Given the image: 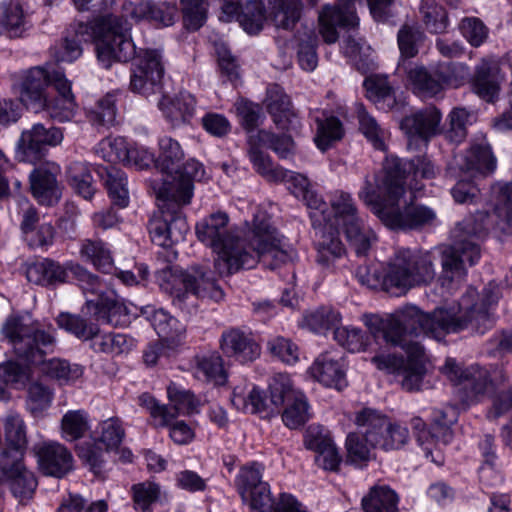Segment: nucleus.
Returning <instances> with one entry per match:
<instances>
[{"label":"nucleus","mask_w":512,"mask_h":512,"mask_svg":"<svg viewBox=\"0 0 512 512\" xmlns=\"http://www.w3.org/2000/svg\"><path fill=\"white\" fill-rule=\"evenodd\" d=\"M499 298V286L490 282L481 293L469 287L455 305L437 307L431 313H425L415 305L394 311L383 322L384 338L393 345L401 346L407 359L376 355L372 362L378 369L394 374L404 390H419L427 372V358L424 348L410 338L423 333L440 341L448 333L464 329L482 334L492 326L490 310Z\"/></svg>","instance_id":"1"},{"label":"nucleus","mask_w":512,"mask_h":512,"mask_svg":"<svg viewBox=\"0 0 512 512\" xmlns=\"http://www.w3.org/2000/svg\"><path fill=\"white\" fill-rule=\"evenodd\" d=\"M200 242L216 254L214 270L219 276H230L241 269L253 268L258 262L271 270L292 262L296 252L273 228L264 215H256L249 236L245 240L229 227V216L215 212L201 219L195 227Z\"/></svg>","instance_id":"2"},{"label":"nucleus","mask_w":512,"mask_h":512,"mask_svg":"<svg viewBox=\"0 0 512 512\" xmlns=\"http://www.w3.org/2000/svg\"><path fill=\"white\" fill-rule=\"evenodd\" d=\"M452 236V245L439 250L401 249L388 264L389 290H398V294L407 293L410 289L431 284L436 278V264L440 259L441 273L437 278L443 294H451L458 289L466 277L464 262L475 264L480 258L477 243L467 239L460 227H456Z\"/></svg>","instance_id":"3"},{"label":"nucleus","mask_w":512,"mask_h":512,"mask_svg":"<svg viewBox=\"0 0 512 512\" xmlns=\"http://www.w3.org/2000/svg\"><path fill=\"white\" fill-rule=\"evenodd\" d=\"M400 161L387 158L377 175L366 177L359 198L392 229H416L432 224L436 213L426 206H407L404 173Z\"/></svg>","instance_id":"4"},{"label":"nucleus","mask_w":512,"mask_h":512,"mask_svg":"<svg viewBox=\"0 0 512 512\" xmlns=\"http://www.w3.org/2000/svg\"><path fill=\"white\" fill-rule=\"evenodd\" d=\"M2 334L19 358L40 365L41 372L59 384L70 385L82 378L84 369L79 364L57 358L44 360L56 344L55 328L51 324L34 320L29 313L11 315L2 326Z\"/></svg>","instance_id":"5"},{"label":"nucleus","mask_w":512,"mask_h":512,"mask_svg":"<svg viewBox=\"0 0 512 512\" xmlns=\"http://www.w3.org/2000/svg\"><path fill=\"white\" fill-rule=\"evenodd\" d=\"M194 185L183 174L167 171L162 184L156 189L159 214L149 223L152 241L169 247L184 240L189 226L182 208L190 204Z\"/></svg>","instance_id":"6"},{"label":"nucleus","mask_w":512,"mask_h":512,"mask_svg":"<svg viewBox=\"0 0 512 512\" xmlns=\"http://www.w3.org/2000/svg\"><path fill=\"white\" fill-rule=\"evenodd\" d=\"M130 30L123 16L106 14L90 23H78L75 36L82 41H93L98 62L104 68H110L114 62H126L134 56L135 45Z\"/></svg>","instance_id":"7"},{"label":"nucleus","mask_w":512,"mask_h":512,"mask_svg":"<svg viewBox=\"0 0 512 512\" xmlns=\"http://www.w3.org/2000/svg\"><path fill=\"white\" fill-rule=\"evenodd\" d=\"M161 288L173 298V303L183 308L190 303V298H208L220 301L224 292L220 285L207 276V272L200 266L188 270H170L164 272Z\"/></svg>","instance_id":"8"},{"label":"nucleus","mask_w":512,"mask_h":512,"mask_svg":"<svg viewBox=\"0 0 512 512\" xmlns=\"http://www.w3.org/2000/svg\"><path fill=\"white\" fill-rule=\"evenodd\" d=\"M367 2L373 17L382 20L385 9L392 0H367ZM358 22L355 0H337L335 4L324 5L318 14L319 33L328 44L338 40L339 29L354 28Z\"/></svg>","instance_id":"9"},{"label":"nucleus","mask_w":512,"mask_h":512,"mask_svg":"<svg viewBox=\"0 0 512 512\" xmlns=\"http://www.w3.org/2000/svg\"><path fill=\"white\" fill-rule=\"evenodd\" d=\"M491 201L495 219H491V216L481 211L458 225L467 239L471 236L481 235L492 225L504 234L512 233V183L494 185Z\"/></svg>","instance_id":"10"},{"label":"nucleus","mask_w":512,"mask_h":512,"mask_svg":"<svg viewBox=\"0 0 512 512\" xmlns=\"http://www.w3.org/2000/svg\"><path fill=\"white\" fill-rule=\"evenodd\" d=\"M287 389H289V376L277 374L269 384V398L259 388L244 384L234 388L231 402L240 411L260 413L268 417L278 412L283 406V393L288 391Z\"/></svg>","instance_id":"11"},{"label":"nucleus","mask_w":512,"mask_h":512,"mask_svg":"<svg viewBox=\"0 0 512 512\" xmlns=\"http://www.w3.org/2000/svg\"><path fill=\"white\" fill-rule=\"evenodd\" d=\"M169 404H160L154 397L144 393L139 397V403L153 419L155 426H168L178 416H190L199 413L200 399L190 390L181 385L171 383L167 387Z\"/></svg>","instance_id":"12"},{"label":"nucleus","mask_w":512,"mask_h":512,"mask_svg":"<svg viewBox=\"0 0 512 512\" xmlns=\"http://www.w3.org/2000/svg\"><path fill=\"white\" fill-rule=\"evenodd\" d=\"M355 424L366 427V440L385 451L400 449L409 440L407 427L391 421L385 414L372 408L358 411Z\"/></svg>","instance_id":"13"},{"label":"nucleus","mask_w":512,"mask_h":512,"mask_svg":"<svg viewBox=\"0 0 512 512\" xmlns=\"http://www.w3.org/2000/svg\"><path fill=\"white\" fill-rule=\"evenodd\" d=\"M442 371L456 386V392L465 404L480 401L494 389L489 371L478 365L463 368L449 358Z\"/></svg>","instance_id":"14"},{"label":"nucleus","mask_w":512,"mask_h":512,"mask_svg":"<svg viewBox=\"0 0 512 512\" xmlns=\"http://www.w3.org/2000/svg\"><path fill=\"white\" fill-rule=\"evenodd\" d=\"M164 65L157 49L141 50L137 55L131 75L130 88L146 97L162 92Z\"/></svg>","instance_id":"15"},{"label":"nucleus","mask_w":512,"mask_h":512,"mask_svg":"<svg viewBox=\"0 0 512 512\" xmlns=\"http://www.w3.org/2000/svg\"><path fill=\"white\" fill-rule=\"evenodd\" d=\"M441 112L435 106H428L405 116L400 128L408 138V145L424 144L441 131Z\"/></svg>","instance_id":"16"},{"label":"nucleus","mask_w":512,"mask_h":512,"mask_svg":"<svg viewBox=\"0 0 512 512\" xmlns=\"http://www.w3.org/2000/svg\"><path fill=\"white\" fill-rule=\"evenodd\" d=\"M0 469L12 494L23 502L32 498L37 487L34 474L21 459H12L9 452H1Z\"/></svg>","instance_id":"17"},{"label":"nucleus","mask_w":512,"mask_h":512,"mask_svg":"<svg viewBox=\"0 0 512 512\" xmlns=\"http://www.w3.org/2000/svg\"><path fill=\"white\" fill-rule=\"evenodd\" d=\"M39 468L49 476L61 478L73 469V456L58 442H42L33 447Z\"/></svg>","instance_id":"18"},{"label":"nucleus","mask_w":512,"mask_h":512,"mask_svg":"<svg viewBox=\"0 0 512 512\" xmlns=\"http://www.w3.org/2000/svg\"><path fill=\"white\" fill-rule=\"evenodd\" d=\"M51 73L41 67H33L22 73L20 78V99L34 111L47 106L46 89L50 84Z\"/></svg>","instance_id":"19"},{"label":"nucleus","mask_w":512,"mask_h":512,"mask_svg":"<svg viewBox=\"0 0 512 512\" xmlns=\"http://www.w3.org/2000/svg\"><path fill=\"white\" fill-rule=\"evenodd\" d=\"M220 348L226 357L240 363L252 362L261 354L260 345L253 335L237 328H231L223 332Z\"/></svg>","instance_id":"20"},{"label":"nucleus","mask_w":512,"mask_h":512,"mask_svg":"<svg viewBox=\"0 0 512 512\" xmlns=\"http://www.w3.org/2000/svg\"><path fill=\"white\" fill-rule=\"evenodd\" d=\"M310 375L327 387L341 390L347 386L346 366L342 356L334 352L320 354L309 368Z\"/></svg>","instance_id":"21"},{"label":"nucleus","mask_w":512,"mask_h":512,"mask_svg":"<svg viewBox=\"0 0 512 512\" xmlns=\"http://www.w3.org/2000/svg\"><path fill=\"white\" fill-rule=\"evenodd\" d=\"M20 229L31 248H47L53 244L55 229L34 207L23 211Z\"/></svg>","instance_id":"22"},{"label":"nucleus","mask_w":512,"mask_h":512,"mask_svg":"<svg viewBox=\"0 0 512 512\" xmlns=\"http://www.w3.org/2000/svg\"><path fill=\"white\" fill-rule=\"evenodd\" d=\"M407 79L413 92L421 98L437 96L450 82L443 71H428L423 66L410 68L407 72Z\"/></svg>","instance_id":"23"},{"label":"nucleus","mask_w":512,"mask_h":512,"mask_svg":"<svg viewBox=\"0 0 512 512\" xmlns=\"http://www.w3.org/2000/svg\"><path fill=\"white\" fill-rule=\"evenodd\" d=\"M503 76L495 60L483 59L475 69L473 89L482 99L490 102L498 97Z\"/></svg>","instance_id":"24"},{"label":"nucleus","mask_w":512,"mask_h":512,"mask_svg":"<svg viewBox=\"0 0 512 512\" xmlns=\"http://www.w3.org/2000/svg\"><path fill=\"white\" fill-rule=\"evenodd\" d=\"M154 330L169 347L180 345L185 339L186 327L163 309L147 307L144 311Z\"/></svg>","instance_id":"25"},{"label":"nucleus","mask_w":512,"mask_h":512,"mask_svg":"<svg viewBox=\"0 0 512 512\" xmlns=\"http://www.w3.org/2000/svg\"><path fill=\"white\" fill-rule=\"evenodd\" d=\"M57 167H39L30 174V189L40 204L53 205L61 197V190L56 180Z\"/></svg>","instance_id":"26"},{"label":"nucleus","mask_w":512,"mask_h":512,"mask_svg":"<svg viewBox=\"0 0 512 512\" xmlns=\"http://www.w3.org/2000/svg\"><path fill=\"white\" fill-rule=\"evenodd\" d=\"M265 105L274 124L281 130L288 131L297 122L289 96L278 85H272L267 90Z\"/></svg>","instance_id":"27"},{"label":"nucleus","mask_w":512,"mask_h":512,"mask_svg":"<svg viewBox=\"0 0 512 512\" xmlns=\"http://www.w3.org/2000/svg\"><path fill=\"white\" fill-rule=\"evenodd\" d=\"M496 163L497 161L490 145L482 138L478 142L471 144L466 153L461 156L458 165L461 170L473 175L476 173L486 175L496 169Z\"/></svg>","instance_id":"28"},{"label":"nucleus","mask_w":512,"mask_h":512,"mask_svg":"<svg viewBox=\"0 0 512 512\" xmlns=\"http://www.w3.org/2000/svg\"><path fill=\"white\" fill-rule=\"evenodd\" d=\"M158 107L172 126L188 123L195 113L196 100L188 92H181L174 97L163 95Z\"/></svg>","instance_id":"29"},{"label":"nucleus","mask_w":512,"mask_h":512,"mask_svg":"<svg viewBox=\"0 0 512 512\" xmlns=\"http://www.w3.org/2000/svg\"><path fill=\"white\" fill-rule=\"evenodd\" d=\"M87 308L94 310L98 320L105 321L113 326L128 323L129 308L117 296L99 295L97 299H88Z\"/></svg>","instance_id":"30"},{"label":"nucleus","mask_w":512,"mask_h":512,"mask_svg":"<svg viewBox=\"0 0 512 512\" xmlns=\"http://www.w3.org/2000/svg\"><path fill=\"white\" fill-rule=\"evenodd\" d=\"M68 272V263L61 265L51 259H43L27 266L26 277L29 282L37 285H53L65 282Z\"/></svg>","instance_id":"31"},{"label":"nucleus","mask_w":512,"mask_h":512,"mask_svg":"<svg viewBox=\"0 0 512 512\" xmlns=\"http://www.w3.org/2000/svg\"><path fill=\"white\" fill-rule=\"evenodd\" d=\"M287 390L283 393V405H286V407L282 413V420L290 429H296L308 421L310 417L309 406L304 394L293 388L290 378L289 389Z\"/></svg>","instance_id":"32"},{"label":"nucleus","mask_w":512,"mask_h":512,"mask_svg":"<svg viewBox=\"0 0 512 512\" xmlns=\"http://www.w3.org/2000/svg\"><path fill=\"white\" fill-rule=\"evenodd\" d=\"M5 441L12 459L23 460V453L27 447L26 425L23 418L16 413L9 414L4 420Z\"/></svg>","instance_id":"33"},{"label":"nucleus","mask_w":512,"mask_h":512,"mask_svg":"<svg viewBox=\"0 0 512 512\" xmlns=\"http://www.w3.org/2000/svg\"><path fill=\"white\" fill-rule=\"evenodd\" d=\"M0 25L10 38L22 37L28 30L29 22L19 2L0 3Z\"/></svg>","instance_id":"34"},{"label":"nucleus","mask_w":512,"mask_h":512,"mask_svg":"<svg viewBox=\"0 0 512 512\" xmlns=\"http://www.w3.org/2000/svg\"><path fill=\"white\" fill-rule=\"evenodd\" d=\"M332 228L323 226L321 228V239L316 245L317 262L325 268L333 266L338 260L342 259L346 250L337 235L331 232Z\"/></svg>","instance_id":"35"},{"label":"nucleus","mask_w":512,"mask_h":512,"mask_svg":"<svg viewBox=\"0 0 512 512\" xmlns=\"http://www.w3.org/2000/svg\"><path fill=\"white\" fill-rule=\"evenodd\" d=\"M331 207L334 213L333 219L327 217L326 223L323 226L343 228L347 226V223L360 219L353 198L347 192H334L331 198Z\"/></svg>","instance_id":"36"},{"label":"nucleus","mask_w":512,"mask_h":512,"mask_svg":"<svg viewBox=\"0 0 512 512\" xmlns=\"http://www.w3.org/2000/svg\"><path fill=\"white\" fill-rule=\"evenodd\" d=\"M79 255L85 262L98 270L109 273L113 270L111 252L104 242L98 239H84L80 244Z\"/></svg>","instance_id":"37"},{"label":"nucleus","mask_w":512,"mask_h":512,"mask_svg":"<svg viewBox=\"0 0 512 512\" xmlns=\"http://www.w3.org/2000/svg\"><path fill=\"white\" fill-rule=\"evenodd\" d=\"M194 375L202 381L223 385L227 381L223 359L217 353H210L195 359Z\"/></svg>","instance_id":"38"},{"label":"nucleus","mask_w":512,"mask_h":512,"mask_svg":"<svg viewBox=\"0 0 512 512\" xmlns=\"http://www.w3.org/2000/svg\"><path fill=\"white\" fill-rule=\"evenodd\" d=\"M342 230L351 247L359 256L366 255L377 240L374 231L361 218L347 223V226L343 227Z\"/></svg>","instance_id":"39"},{"label":"nucleus","mask_w":512,"mask_h":512,"mask_svg":"<svg viewBox=\"0 0 512 512\" xmlns=\"http://www.w3.org/2000/svg\"><path fill=\"white\" fill-rule=\"evenodd\" d=\"M270 16L277 28L292 29L300 20L302 6L299 0H271Z\"/></svg>","instance_id":"40"},{"label":"nucleus","mask_w":512,"mask_h":512,"mask_svg":"<svg viewBox=\"0 0 512 512\" xmlns=\"http://www.w3.org/2000/svg\"><path fill=\"white\" fill-rule=\"evenodd\" d=\"M316 133L314 142L321 151H326L335 142L341 140L344 136V128L341 121L334 116L317 117Z\"/></svg>","instance_id":"41"},{"label":"nucleus","mask_w":512,"mask_h":512,"mask_svg":"<svg viewBox=\"0 0 512 512\" xmlns=\"http://www.w3.org/2000/svg\"><path fill=\"white\" fill-rule=\"evenodd\" d=\"M54 399V391L39 381L31 382L27 387L26 409L33 417H43L51 407Z\"/></svg>","instance_id":"42"},{"label":"nucleus","mask_w":512,"mask_h":512,"mask_svg":"<svg viewBox=\"0 0 512 512\" xmlns=\"http://www.w3.org/2000/svg\"><path fill=\"white\" fill-rule=\"evenodd\" d=\"M176 9L167 3L155 4L140 2L132 8L131 16L136 19H149L164 26L173 24Z\"/></svg>","instance_id":"43"},{"label":"nucleus","mask_w":512,"mask_h":512,"mask_svg":"<svg viewBox=\"0 0 512 512\" xmlns=\"http://www.w3.org/2000/svg\"><path fill=\"white\" fill-rule=\"evenodd\" d=\"M398 497L386 486L373 487L362 499L365 512H397Z\"/></svg>","instance_id":"44"},{"label":"nucleus","mask_w":512,"mask_h":512,"mask_svg":"<svg viewBox=\"0 0 512 512\" xmlns=\"http://www.w3.org/2000/svg\"><path fill=\"white\" fill-rule=\"evenodd\" d=\"M133 346V340L124 334H99L97 331L92 338L91 347L95 352L119 355L128 352Z\"/></svg>","instance_id":"45"},{"label":"nucleus","mask_w":512,"mask_h":512,"mask_svg":"<svg viewBox=\"0 0 512 512\" xmlns=\"http://www.w3.org/2000/svg\"><path fill=\"white\" fill-rule=\"evenodd\" d=\"M96 440L105 447V451H116L125 437V429L117 417L108 418L99 423Z\"/></svg>","instance_id":"46"},{"label":"nucleus","mask_w":512,"mask_h":512,"mask_svg":"<svg viewBox=\"0 0 512 512\" xmlns=\"http://www.w3.org/2000/svg\"><path fill=\"white\" fill-rule=\"evenodd\" d=\"M249 143L268 147L281 158H287L294 150V142L290 136L286 134L276 136L267 130H259L256 134L250 135Z\"/></svg>","instance_id":"47"},{"label":"nucleus","mask_w":512,"mask_h":512,"mask_svg":"<svg viewBox=\"0 0 512 512\" xmlns=\"http://www.w3.org/2000/svg\"><path fill=\"white\" fill-rule=\"evenodd\" d=\"M89 429V415L85 410H69L61 419L62 437L68 441L82 438Z\"/></svg>","instance_id":"48"},{"label":"nucleus","mask_w":512,"mask_h":512,"mask_svg":"<svg viewBox=\"0 0 512 512\" xmlns=\"http://www.w3.org/2000/svg\"><path fill=\"white\" fill-rule=\"evenodd\" d=\"M44 147L34 127L24 130L17 142V157L24 162L34 163L44 155Z\"/></svg>","instance_id":"49"},{"label":"nucleus","mask_w":512,"mask_h":512,"mask_svg":"<svg viewBox=\"0 0 512 512\" xmlns=\"http://www.w3.org/2000/svg\"><path fill=\"white\" fill-rule=\"evenodd\" d=\"M339 312L322 307L305 315L304 325L316 333H325L329 329H336L341 322Z\"/></svg>","instance_id":"50"},{"label":"nucleus","mask_w":512,"mask_h":512,"mask_svg":"<svg viewBox=\"0 0 512 512\" xmlns=\"http://www.w3.org/2000/svg\"><path fill=\"white\" fill-rule=\"evenodd\" d=\"M377 448L372 446L366 440V430L363 435L350 433L346 439L347 459L355 465H362L369 462L373 455V449Z\"/></svg>","instance_id":"51"},{"label":"nucleus","mask_w":512,"mask_h":512,"mask_svg":"<svg viewBox=\"0 0 512 512\" xmlns=\"http://www.w3.org/2000/svg\"><path fill=\"white\" fill-rule=\"evenodd\" d=\"M266 20L264 6L259 1H248L241 5L238 22L249 34H255L262 30Z\"/></svg>","instance_id":"52"},{"label":"nucleus","mask_w":512,"mask_h":512,"mask_svg":"<svg viewBox=\"0 0 512 512\" xmlns=\"http://www.w3.org/2000/svg\"><path fill=\"white\" fill-rule=\"evenodd\" d=\"M249 158L255 170L268 181L279 182L285 179V169L274 166L270 158L259 150L261 145H252L249 143Z\"/></svg>","instance_id":"53"},{"label":"nucleus","mask_w":512,"mask_h":512,"mask_svg":"<svg viewBox=\"0 0 512 512\" xmlns=\"http://www.w3.org/2000/svg\"><path fill=\"white\" fill-rule=\"evenodd\" d=\"M473 115L464 108H454L448 115L445 138L452 143H460L467 136V126L472 123Z\"/></svg>","instance_id":"54"},{"label":"nucleus","mask_w":512,"mask_h":512,"mask_svg":"<svg viewBox=\"0 0 512 512\" xmlns=\"http://www.w3.org/2000/svg\"><path fill=\"white\" fill-rule=\"evenodd\" d=\"M334 339L350 352H361L369 345L370 337L361 329L339 326L334 331Z\"/></svg>","instance_id":"55"},{"label":"nucleus","mask_w":512,"mask_h":512,"mask_svg":"<svg viewBox=\"0 0 512 512\" xmlns=\"http://www.w3.org/2000/svg\"><path fill=\"white\" fill-rule=\"evenodd\" d=\"M243 504L249 507L250 512H276L278 499L274 500L269 484H260L256 490L241 497Z\"/></svg>","instance_id":"56"},{"label":"nucleus","mask_w":512,"mask_h":512,"mask_svg":"<svg viewBox=\"0 0 512 512\" xmlns=\"http://www.w3.org/2000/svg\"><path fill=\"white\" fill-rule=\"evenodd\" d=\"M159 149L157 165L166 172L174 171L184 157L180 144L171 137L165 136L159 141Z\"/></svg>","instance_id":"57"},{"label":"nucleus","mask_w":512,"mask_h":512,"mask_svg":"<svg viewBox=\"0 0 512 512\" xmlns=\"http://www.w3.org/2000/svg\"><path fill=\"white\" fill-rule=\"evenodd\" d=\"M106 186L109 196L115 205L126 207L129 203L127 177L125 173L116 168L107 171Z\"/></svg>","instance_id":"58"},{"label":"nucleus","mask_w":512,"mask_h":512,"mask_svg":"<svg viewBox=\"0 0 512 512\" xmlns=\"http://www.w3.org/2000/svg\"><path fill=\"white\" fill-rule=\"evenodd\" d=\"M70 273L77 279L80 288L86 295V301L88 299H97L99 295H105L103 293V286L99 281V278L87 269L79 264L68 263Z\"/></svg>","instance_id":"59"},{"label":"nucleus","mask_w":512,"mask_h":512,"mask_svg":"<svg viewBox=\"0 0 512 512\" xmlns=\"http://www.w3.org/2000/svg\"><path fill=\"white\" fill-rule=\"evenodd\" d=\"M420 12L427 29L431 32L441 33L446 29L448 22L446 12L435 0H423Z\"/></svg>","instance_id":"60"},{"label":"nucleus","mask_w":512,"mask_h":512,"mask_svg":"<svg viewBox=\"0 0 512 512\" xmlns=\"http://www.w3.org/2000/svg\"><path fill=\"white\" fill-rule=\"evenodd\" d=\"M367 97L375 104L387 102L389 106L394 102V93L391 85L384 76L373 75L364 81Z\"/></svg>","instance_id":"61"},{"label":"nucleus","mask_w":512,"mask_h":512,"mask_svg":"<svg viewBox=\"0 0 512 512\" xmlns=\"http://www.w3.org/2000/svg\"><path fill=\"white\" fill-rule=\"evenodd\" d=\"M262 466L258 463L245 465L241 468L235 484L240 497L256 490L260 484H267L262 481Z\"/></svg>","instance_id":"62"},{"label":"nucleus","mask_w":512,"mask_h":512,"mask_svg":"<svg viewBox=\"0 0 512 512\" xmlns=\"http://www.w3.org/2000/svg\"><path fill=\"white\" fill-rule=\"evenodd\" d=\"M184 23L188 29L197 30L207 18L208 0H180Z\"/></svg>","instance_id":"63"},{"label":"nucleus","mask_w":512,"mask_h":512,"mask_svg":"<svg viewBox=\"0 0 512 512\" xmlns=\"http://www.w3.org/2000/svg\"><path fill=\"white\" fill-rule=\"evenodd\" d=\"M360 130L372 145L379 150L385 148V131L378 125L376 120L371 117L362 105L357 109Z\"/></svg>","instance_id":"64"}]
</instances>
